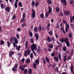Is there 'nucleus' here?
Masks as SVG:
<instances>
[{
  "label": "nucleus",
  "instance_id": "f257e3e1",
  "mask_svg": "<svg viewBox=\"0 0 74 74\" xmlns=\"http://www.w3.org/2000/svg\"><path fill=\"white\" fill-rule=\"evenodd\" d=\"M27 65H20L19 68L21 70L24 71V74H26L27 73L28 70L27 69H25V68L27 66ZM25 69V70H24Z\"/></svg>",
  "mask_w": 74,
  "mask_h": 74
},
{
  "label": "nucleus",
  "instance_id": "f03ea898",
  "mask_svg": "<svg viewBox=\"0 0 74 74\" xmlns=\"http://www.w3.org/2000/svg\"><path fill=\"white\" fill-rule=\"evenodd\" d=\"M31 48L33 53H34V50H37V46L36 44H33L32 45V46H31Z\"/></svg>",
  "mask_w": 74,
  "mask_h": 74
},
{
  "label": "nucleus",
  "instance_id": "7ed1b4c3",
  "mask_svg": "<svg viewBox=\"0 0 74 74\" xmlns=\"http://www.w3.org/2000/svg\"><path fill=\"white\" fill-rule=\"evenodd\" d=\"M64 42L66 43L67 46L69 47L70 46V42L69 38H65L64 39Z\"/></svg>",
  "mask_w": 74,
  "mask_h": 74
},
{
  "label": "nucleus",
  "instance_id": "20e7f679",
  "mask_svg": "<svg viewBox=\"0 0 74 74\" xmlns=\"http://www.w3.org/2000/svg\"><path fill=\"white\" fill-rule=\"evenodd\" d=\"M51 56H52V57H53L54 59L56 60L57 61V62H58L59 61V58L58 57H55V54L54 52H53V53H51Z\"/></svg>",
  "mask_w": 74,
  "mask_h": 74
},
{
  "label": "nucleus",
  "instance_id": "39448f33",
  "mask_svg": "<svg viewBox=\"0 0 74 74\" xmlns=\"http://www.w3.org/2000/svg\"><path fill=\"white\" fill-rule=\"evenodd\" d=\"M30 51L29 50L27 49L26 51L25 52L24 56L25 57H26L27 56V55L29 56L30 54Z\"/></svg>",
  "mask_w": 74,
  "mask_h": 74
},
{
  "label": "nucleus",
  "instance_id": "423d86ee",
  "mask_svg": "<svg viewBox=\"0 0 74 74\" xmlns=\"http://www.w3.org/2000/svg\"><path fill=\"white\" fill-rule=\"evenodd\" d=\"M25 13H24L23 14V17L21 20V23H23V22H25Z\"/></svg>",
  "mask_w": 74,
  "mask_h": 74
},
{
  "label": "nucleus",
  "instance_id": "0eeeda50",
  "mask_svg": "<svg viewBox=\"0 0 74 74\" xmlns=\"http://www.w3.org/2000/svg\"><path fill=\"white\" fill-rule=\"evenodd\" d=\"M32 18H35L36 16V12L34 9H32Z\"/></svg>",
  "mask_w": 74,
  "mask_h": 74
},
{
  "label": "nucleus",
  "instance_id": "6e6552de",
  "mask_svg": "<svg viewBox=\"0 0 74 74\" xmlns=\"http://www.w3.org/2000/svg\"><path fill=\"white\" fill-rule=\"evenodd\" d=\"M64 13L66 16H69L70 14V12L69 11H66L64 12Z\"/></svg>",
  "mask_w": 74,
  "mask_h": 74
},
{
  "label": "nucleus",
  "instance_id": "1a4fd4ad",
  "mask_svg": "<svg viewBox=\"0 0 74 74\" xmlns=\"http://www.w3.org/2000/svg\"><path fill=\"white\" fill-rule=\"evenodd\" d=\"M14 51H10L9 52V57H11L12 56V55L14 54Z\"/></svg>",
  "mask_w": 74,
  "mask_h": 74
},
{
  "label": "nucleus",
  "instance_id": "9d476101",
  "mask_svg": "<svg viewBox=\"0 0 74 74\" xmlns=\"http://www.w3.org/2000/svg\"><path fill=\"white\" fill-rule=\"evenodd\" d=\"M35 36L36 38V40H38L39 38V36L38 35V34H35Z\"/></svg>",
  "mask_w": 74,
  "mask_h": 74
},
{
  "label": "nucleus",
  "instance_id": "9b49d317",
  "mask_svg": "<svg viewBox=\"0 0 74 74\" xmlns=\"http://www.w3.org/2000/svg\"><path fill=\"white\" fill-rule=\"evenodd\" d=\"M61 1L62 3H64V5L65 6H66L67 5L66 0H61Z\"/></svg>",
  "mask_w": 74,
  "mask_h": 74
},
{
  "label": "nucleus",
  "instance_id": "f8f14e48",
  "mask_svg": "<svg viewBox=\"0 0 74 74\" xmlns=\"http://www.w3.org/2000/svg\"><path fill=\"white\" fill-rule=\"evenodd\" d=\"M52 12V8L51 7H50L49 8V10L48 11V13L49 14L51 13Z\"/></svg>",
  "mask_w": 74,
  "mask_h": 74
},
{
  "label": "nucleus",
  "instance_id": "ddd939ff",
  "mask_svg": "<svg viewBox=\"0 0 74 74\" xmlns=\"http://www.w3.org/2000/svg\"><path fill=\"white\" fill-rule=\"evenodd\" d=\"M28 41H26L25 43V47L26 49L28 48Z\"/></svg>",
  "mask_w": 74,
  "mask_h": 74
},
{
  "label": "nucleus",
  "instance_id": "4468645a",
  "mask_svg": "<svg viewBox=\"0 0 74 74\" xmlns=\"http://www.w3.org/2000/svg\"><path fill=\"white\" fill-rule=\"evenodd\" d=\"M47 41L48 42H51V40L49 36H48V38H47Z\"/></svg>",
  "mask_w": 74,
  "mask_h": 74
},
{
  "label": "nucleus",
  "instance_id": "2eb2a0df",
  "mask_svg": "<svg viewBox=\"0 0 74 74\" xmlns=\"http://www.w3.org/2000/svg\"><path fill=\"white\" fill-rule=\"evenodd\" d=\"M14 42L15 43H16V44H18V41L17 40V38H15L14 37Z\"/></svg>",
  "mask_w": 74,
  "mask_h": 74
},
{
  "label": "nucleus",
  "instance_id": "dca6fc26",
  "mask_svg": "<svg viewBox=\"0 0 74 74\" xmlns=\"http://www.w3.org/2000/svg\"><path fill=\"white\" fill-rule=\"evenodd\" d=\"M48 47L50 49H52L53 47V45L52 44H49V45H48Z\"/></svg>",
  "mask_w": 74,
  "mask_h": 74
},
{
  "label": "nucleus",
  "instance_id": "f3484780",
  "mask_svg": "<svg viewBox=\"0 0 74 74\" xmlns=\"http://www.w3.org/2000/svg\"><path fill=\"white\" fill-rule=\"evenodd\" d=\"M21 48V46H17V47L16 48V50H17L18 51H19L20 50V49Z\"/></svg>",
  "mask_w": 74,
  "mask_h": 74
},
{
  "label": "nucleus",
  "instance_id": "a211bd4d",
  "mask_svg": "<svg viewBox=\"0 0 74 74\" xmlns=\"http://www.w3.org/2000/svg\"><path fill=\"white\" fill-rule=\"evenodd\" d=\"M38 31L39 32L41 31L42 30V27L40 25H39L38 28Z\"/></svg>",
  "mask_w": 74,
  "mask_h": 74
},
{
  "label": "nucleus",
  "instance_id": "6ab92c4d",
  "mask_svg": "<svg viewBox=\"0 0 74 74\" xmlns=\"http://www.w3.org/2000/svg\"><path fill=\"white\" fill-rule=\"evenodd\" d=\"M37 51L38 52V53H40L41 51L40 46H38V48Z\"/></svg>",
  "mask_w": 74,
  "mask_h": 74
},
{
  "label": "nucleus",
  "instance_id": "aec40b11",
  "mask_svg": "<svg viewBox=\"0 0 74 74\" xmlns=\"http://www.w3.org/2000/svg\"><path fill=\"white\" fill-rule=\"evenodd\" d=\"M73 66H71V72H73V74H74V72H73Z\"/></svg>",
  "mask_w": 74,
  "mask_h": 74
},
{
  "label": "nucleus",
  "instance_id": "412c9836",
  "mask_svg": "<svg viewBox=\"0 0 74 74\" xmlns=\"http://www.w3.org/2000/svg\"><path fill=\"white\" fill-rule=\"evenodd\" d=\"M17 4H18V3H17V2H16V1H15V4H14V7L16 9L18 7Z\"/></svg>",
  "mask_w": 74,
  "mask_h": 74
},
{
  "label": "nucleus",
  "instance_id": "4be33fe9",
  "mask_svg": "<svg viewBox=\"0 0 74 74\" xmlns=\"http://www.w3.org/2000/svg\"><path fill=\"white\" fill-rule=\"evenodd\" d=\"M45 59H46V61L47 62H48V63H50V61L49 58H48L47 57H45Z\"/></svg>",
  "mask_w": 74,
  "mask_h": 74
},
{
  "label": "nucleus",
  "instance_id": "5701e85b",
  "mask_svg": "<svg viewBox=\"0 0 74 74\" xmlns=\"http://www.w3.org/2000/svg\"><path fill=\"white\" fill-rule=\"evenodd\" d=\"M32 69L31 68H30L28 70V73L29 74H31L32 73Z\"/></svg>",
  "mask_w": 74,
  "mask_h": 74
},
{
  "label": "nucleus",
  "instance_id": "b1692460",
  "mask_svg": "<svg viewBox=\"0 0 74 74\" xmlns=\"http://www.w3.org/2000/svg\"><path fill=\"white\" fill-rule=\"evenodd\" d=\"M26 62L27 63H29L30 62V60L29 58L27 59L26 60Z\"/></svg>",
  "mask_w": 74,
  "mask_h": 74
},
{
  "label": "nucleus",
  "instance_id": "393cba45",
  "mask_svg": "<svg viewBox=\"0 0 74 74\" xmlns=\"http://www.w3.org/2000/svg\"><path fill=\"white\" fill-rule=\"evenodd\" d=\"M56 12H57V13H58V12H59L60 10V9L59 8H58V7H57V8H56Z\"/></svg>",
  "mask_w": 74,
  "mask_h": 74
},
{
  "label": "nucleus",
  "instance_id": "a878e982",
  "mask_svg": "<svg viewBox=\"0 0 74 74\" xmlns=\"http://www.w3.org/2000/svg\"><path fill=\"white\" fill-rule=\"evenodd\" d=\"M34 31L35 32L37 33L38 32V31L37 30V27H35L34 29Z\"/></svg>",
  "mask_w": 74,
  "mask_h": 74
},
{
  "label": "nucleus",
  "instance_id": "bb28decb",
  "mask_svg": "<svg viewBox=\"0 0 74 74\" xmlns=\"http://www.w3.org/2000/svg\"><path fill=\"white\" fill-rule=\"evenodd\" d=\"M68 37L69 38H71L73 37V35H72V34L71 33H69V34Z\"/></svg>",
  "mask_w": 74,
  "mask_h": 74
},
{
  "label": "nucleus",
  "instance_id": "cd10ccee",
  "mask_svg": "<svg viewBox=\"0 0 74 74\" xmlns=\"http://www.w3.org/2000/svg\"><path fill=\"white\" fill-rule=\"evenodd\" d=\"M47 2L48 4H51L52 2L51 0H47Z\"/></svg>",
  "mask_w": 74,
  "mask_h": 74
},
{
  "label": "nucleus",
  "instance_id": "c85d7f7f",
  "mask_svg": "<svg viewBox=\"0 0 74 74\" xmlns=\"http://www.w3.org/2000/svg\"><path fill=\"white\" fill-rule=\"evenodd\" d=\"M30 40L32 43H34V39H33V38H31Z\"/></svg>",
  "mask_w": 74,
  "mask_h": 74
},
{
  "label": "nucleus",
  "instance_id": "c756f323",
  "mask_svg": "<svg viewBox=\"0 0 74 74\" xmlns=\"http://www.w3.org/2000/svg\"><path fill=\"white\" fill-rule=\"evenodd\" d=\"M14 38H11L10 39V42H12V41H14Z\"/></svg>",
  "mask_w": 74,
  "mask_h": 74
},
{
  "label": "nucleus",
  "instance_id": "7c9ffc66",
  "mask_svg": "<svg viewBox=\"0 0 74 74\" xmlns=\"http://www.w3.org/2000/svg\"><path fill=\"white\" fill-rule=\"evenodd\" d=\"M29 36L32 37V36H33V35L32 32H29Z\"/></svg>",
  "mask_w": 74,
  "mask_h": 74
},
{
  "label": "nucleus",
  "instance_id": "2f4dec72",
  "mask_svg": "<svg viewBox=\"0 0 74 74\" xmlns=\"http://www.w3.org/2000/svg\"><path fill=\"white\" fill-rule=\"evenodd\" d=\"M6 10L8 12H10V9L9 7H7L6 8Z\"/></svg>",
  "mask_w": 74,
  "mask_h": 74
},
{
  "label": "nucleus",
  "instance_id": "473e14b6",
  "mask_svg": "<svg viewBox=\"0 0 74 74\" xmlns=\"http://www.w3.org/2000/svg\"><path fill=\"white\" fill-rule=\"evenodd\" d=\"M58 57L59 58V59L60 60H62L61 56V54L59 53L58 55Z\"/></svg>",
  "mask_w": 74,
  "mask_h": 74
},
{
  "label": "nucleus",
  "instance_id": "72a5a7b5",
  "mask_svg": "<svg viewBox=\"0 0 74 74\" xmlns=\"http://www.w3.org/2000/svg\"><path fill=\"white\" fill-rule=\"evenodd\" d=\"M33 65L34 68H35V69L36 68L37 65L36 64H35V63H34V64H33Z\"/></svg>",
  "mask_w": 74,
  "mask_h": 74
},
{
  "label": "nucleus",
  "instance_id": "f704fd0d",
  "mask_svg": "<svg viewBox=\"0 0 74 74\" xmlns=\"http://www.w3.org/2000/svg\"><path fill=\"white\" fill-rule=\"evenodd\" d=\"M12 70L13 71H16V68L15 65L13 67V68L12 69Z\"/></svg>",
  "mask_w": 74,
  "mask_h": 74
},
{
  "label": "nucleus",
  "instance_id": "c9c22d12",
  "mask_svg": "<svg viewBox=\"0 0 74 74\" xmlns=\"http://www.w3.org/2000/svg\"><path fill=\"white\" fill-rule=\"evenodd\" d=\"M39 5L38 2H36V4L35 5V6H36V7H37Z\"/></svg>",
  "mask_w": 74,
  "mask_h": 74
},
{
  "label": "nucleus",
  "instance_id": "e433bc0d",
  "mask_svg": "<svg viewBox=\"0 0 74 74\" xmlns=\"http://www.w3.org/2000/svg\"><path fill=\"white\" fill-rule=\"evenodd\" d=\"M39 60H36L35 61V62L36 64H39Z\"/></svg>",
  "mask_w": 74,
  "mask_h": 74
},
{
  "label": "nucleus",
  "instance_id": "4c0bfd02",
  "mask_svg": "<svg viewBox=\"0 0 74 74\" xmlns=\"http://www.w3.org/2000/svg\"><path fill=\"white\" fill-rule=\"evenodd\" d=\"M7 44L8 45V47H10V42L9 41L7 42Z\"/></svg>",
  "mask_w": 74,
  "mask_h": 74
},
{
  "label": "nucleus",
  "instance_id": "58836bf2",
  "mask_svg": "<svg viewBox=\"0 0 74 74\" xmlns=\"http://www.w3.org/2000/svg\"><path fill=\"white\" fill-rule=\"evenodd\" d=\"M49 12L48 13V12H47V13H46L45 17H48V16H49Z\"/></svg>",
  "mask_w": 74,
  "mask_h": 74
},
{
  "label": "nucleus",
  "instance_id": "ea45409f",
  "mask_svg": "<svg viewBox=\"0 0 74 74\" xmlns=\"http://www.w3.org/2000/svg\"><path fill=\"white\" fill-rule=\"evenodd\" d=\"M35 3H36L35 2H34V1H32V4H31V5L32 6H33Z\"/></svg>",
  "mask_w": 74,
  "mask_h": 74
},
{
  "label": "nucleus",
  "instance_id": "a19ab883",
  "mask_svg": "<svg viewBox=\"0 0 74 74\" xmlns=\"http://www.w3.org/2000/svg\"><path fill=\"white\" fill-rule=\"evenodd\" d=\"M18 5L19 6H20V7H22V5L21 2H19L18 3Z\"/></svg>",
  "mask_w": 74,
  "mask_h": 74
},
{
  "label": "nucleus",
  "instance_id": "79ce46f5",
  "mask_svg": "<svg viewBox=\"0 0 74 74\" xmlns=\"http://www.w3.org/2000/svg\"><path fill=\"white\" fill-rule=\"evenodd\" d=\"M13 47H17V45L16 44L15 42L13 43Z\"/></svg>",
  "mask_w": 74,
  "mask_h": 74
},
{
  "label": "nucleus",
  "instance_id": "37998d69",
  "mask_svg": "<svg viewBox=\"0 0 74 74\" xmlns=\"http://www.w3.org/2000/svg\"><path fill=\"white\" fill-rule=\"evenodd\" d=\"M43 64H46V62L45 58H43Z\"/></svg>",
  "mask_w": 74,
  "mask_h": 74
},
{
  "label": "nucleus",
  "instance_id": "c03bdc74",
  "mask_svg": "<svg viewBox=\"0 0 74 74\" xmlns=\"http://www.w3.org/2000/svg\"><path fill=\"white\" fill-rule=\"evenodd\" d=\"M60 41L62 43H63L64 42V39L63 38H61Z\"/></svg>",
  "mask_w": 74,
  "mask_h": 74
},
{
  "label": "nucleus",
  "instance_id": "a18cd8bd",
  "mask_svg": "<svg viewBox=\"0 0 74 74\" xmlns=\"http://www.w3.org/2000/svg\"><path fill=\"white\" fill-rule=\"evenodd\" d=\"M25 26H27L26 24H25V23H23V24H22V27H25Z\"/></svg>",
  "mask_w": 74,
  "mask_h": 74
},
{
  "label": "nucleus",
  "instance_id": "49530a36",
  "mask_svg": "<svg viewBox=\"0 0 74 74\" xmlns=\"http://www.w3.org/2000/svg\"><path fill=\"white\" fill-rule=\"evenodd\" d=\"M48 33H49V34L50 35H52V31H50V32H48Z\"/></svg>",
  "mask_w": 74,
  "mask_h": 74
},
{
  "label": "nucleus",
  "instance_id": "de8ad7c7",
  "mask_svg": "<svg viewBox=\"0 0 74 74\" xmlns=\"http://www.w3.org/2000/svg\"><path fill=\"white\" fill-rule=\"evenodd\" d=\"M40 16L42 18H44V14H43L42 13H41L40 14Z\"/></svg>",
  "mask_w": 74,
  "mask_h": 74
},
{
  "label": "nucleus",
  "instance_id": "09e8293b",
  "mask_svg": "<svg viewBox=\"0 0 74 74\" xmlns=\"http://www.w3.org/2000/svg\"><path fill=\"white\" fill-rule=\"evenodd\" d=\"M1 45H3L4 43V42L3 40H1Z\"/></svg>",
  "mask_w": 74,
  "mask_h": 74
},
{
  "label": "nucleus",
  "instance_id": "8fccbe9b",
  "mask_svg": "<svg viewBox=\"0 0 74 74\" xmlns=\"http://www.w3.org/2000/svg\"><path fill=\"white\" fill-rule=\"evenodd\" d=\"M63 50L64 51H66V48L65 47H63Z\"/></svg>",
  "mask_w": 74,
  "mask_h": 74
},
{
  "label": "nucleus",
  "instance_id": "3c124183",
  "mask_svg": "<svg viewBox=\"0 0 74 74\" xmlns=\"http://www.w3.org/2000/svg\"><path fill=\"white\" fill-rule=\"evenodd\" d=\"M66 27H67L68 29H69L70 28V26H69V25L68 24H66Z\"/></svg>",
  "mask_w": 74,
  "mask_h": 74
},
{
  "label": "nucleus",
  "instance_id": "603ef678",
  "mask_svg": "<svg viewBox=\"0 0 74 74\" xmlns=\"http://www.w3.org/2000/svg\"><path fill=\"white\" fill-rule=\"evenodd\" d=\"M70 19V21L71 23H73V18L72 19V17H71Z\"/></svg>",
  "mask_w": 74,
  "mask_h": 74
},
{
  "label": "nucleus",
  "instance_id": "864d4df0",
  "mask_svg": "<svg viewBox=\"0 0 74 74\" xmlns=\"http://www.w3.org/2000/svg\"><path fill=\"white\" fill-rule=\"evenodd\" d=\"M56 28H57L58 29V28H59V24L58 23L56 24Z\"/></svg>",
  "mask_w": 74,
  "mask_h": 74
},
{
  "label": "nucleus",
  "instance_id": "5fc2aeb1",
  "mask_svg": "<svg viewBox=\"0 0 74 74\" xmlns=\"http://www.w3.org/2000/svg\"><path fill=\"white\" fill-rule=\"evenodd\" d=\"M15 65L16 70V71L17 69V66H18V64H15Z\"/></svg>",
  "mask_w": 74,
  "mask_h": 74
},
{
  "label": "nucleus",
  "instance_id": "6e6d98bb",
  "mask_svg": "<svg viewBox=\"0 0 74 74\" xmlns=\"http://www.w3.org/2000/svg\"><path fill=\"white\" fill-rule=\"evenodd\" d=\"M4 6V4H3V3H2L1 4V8L2 9H3Z\"/></svg>",
  "mask_w": 74,
  "mask_h": 74
},
{
  "label": "nucleus",
  "instance_id": "4d7b16f0",
  "mask_svg": "<svg viewBox=\"0 0 74 74\" xmlns=\"http://www.w3.org/2000/svg\"><path fill=\"white\" fill-rule=\"evenodd\" d=\"M30 57L31 58H33V53H31V55H30Z\"/></svg>",
  "mask_w": 74,
  "mask_h": 74
},
{
  "label": "nucleus",
  "instance_id": "13d9d810",
  "mask_svg": "<svg viewBox=\"0 0 74 74\" xmlns=\"http://www.w3.org/2000/svg\"><path fill=\"white\" fill-rule=\"evenodd\" d=\"M16 18V16H15V15H14L13 16L12 18V19H15Z\"/></svg>",
  "mask_w": 74,
  "mask_h": 74
},
{
  "label": "nucleus",
  "instance_id": "bf43d9fd",
  "mask_svg": "<svg viewBox=\"0 0 74 74\" xmlns=\"http://www.w3.org/2000/svg\"><path fill=\"white\" fill-rule=\"evenodd\" d=\"M65 31H66V32L67 33V32H68V29L67 28V27H66V28H65Z\"/></svg>",
  "mask_w": 74,
  "mask_h": 74
},
{
  "label": "nucleus",
  "instance_id": "052dcab7",
  "mask_svg": "<svg viewBox=\"0 0 74 74\" xmlns=\"http://www.w3.org/2000/svg\"><path fill=\"white\" fill-rule=\"evenodd\" d=\"M56 72H59V69L58 67H56Z\"/></svg>",
  "mask_w": 74,
  "mask_h": 74
},
{
  "label": "nucleus",
  "instance_id": "680f3d73",
  "mask_svg": "<svg viewBox=\"0 0 74 74\" xmlns=\"http://www.w3.org/2000/svg\"><path fill=\"white\" fill-rule=\"evenodd\" d=\"M21 28H17V31L18 32L21 31Z\"/></svg>",
  "mask_w": 74,
  "mask_h": 74
},
{
  "label": "nucleus",
  "instance_id": "e2e57ef3",
  "mask_svg": "<svg viewBox=\"0 0 74 74\" xmlns=\"http://www.w3.org/2000/svg\"><path fill=\"white\" fill-rule=\"evenodd\" d=\"M70 26L71 28H74V25L72 24H71Z\"/></svg>",
  "mask_w": 74,
  "mask_h": 74
},
{
  "label": "nucleus",
  "instance_id": "0e129e2a",
  "mask_svg": "<svg viewBox=\"0 0 74 74\" xmlns=\"http://www.w3.org/2000/svg\"><path fill=\"white\" fill-rule=\"evenodd\" d=\"M2 28L0 26V32H2Z\"/></svg>",
  "mask_w": 74,
  "mask_h": 74
},
{
  "label": "nucleus",
  "instance_id": "69168bd1",
  "mask_svg": "<svg viewBox=\"0 0 74 74\" xmlns=\"http://www.w3.org/2000/svg\"><path fill=\"white\" fill-rule=\"evenodd\" d=\"M16 36L18 39H19V36L18 34H17L16 35Z\"/></svg>",
  "mask_w": 74,
  "mask_h": 74
},
{
  "label": "nucleus",
  "instance_id": "338daca9",
  "mask_svg": "<svg viewBox=\"0 0 74 74\" xmlns=\"http://www.w3.org/2000/svg\"><path fill=\"white\" fill-rule=\"evenodd\" d=\"M46 28L47 29V30H48V31H49L50 30V29L48 26V27H47Z\"/></svg>",
  "mask_w": 74,
  "mask_h": 74
},
{
  "label": "nucleus",
  "instance_id": "774afa93",
  "mask_svg": "<svg viewBox=\"0 0 74 74\" xmlns=\"http://www.w3.org/2000/svg\"><path fill=\"white\" fill-rule=\"evenodd\" d=\"M63 23H64V24H66L67 22L66 21V20H64L63 21Z\"/></svg>",
  "mask_w": 74,
  "mask_h": 74
}]
</instances>
